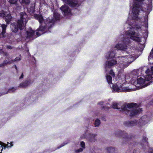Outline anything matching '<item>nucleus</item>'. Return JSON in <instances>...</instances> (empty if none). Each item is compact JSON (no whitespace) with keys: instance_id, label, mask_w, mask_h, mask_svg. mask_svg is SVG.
<instances>
[{"instance_id":"21","label":"nucleus","mask_w":153,"mask_h":153,"mask_svg":"<svg viewBox=\"0 0 153 153\" xmlns=\"http://www.w3.org/2000/svg\"><path fill=\"white\" fill-rule=\"evenodd\" d=\"M108 55L106 56V57L108 59L114 58L115 56V53L113 51L108 53Z\"/></svg>"},{"instance_id":"36","label":"nucleus","mask_w":153,"mask_h":153,"mask_svg":"<svg viewBox=\"0 0 153 153\" xmlns=\"http://www.w3.org/2000/svg\"><path fill=\"white\" fill-rule=\"evenodd\" d=\"M81 146L83 148H84L85 147V143L83 142L82 141L81 142Z\"/></svg>"},{"instance_id":"14","label":"nucleus","mask_w":153,"mask_h":153,"mask_svg":"<svg viewBox=\"0 0 153 153\" xmlns=\"http://www.w3.org/2000/svg\"><path fill=\"white\" fill-rule=\"evenodd\" d=\"M31 83V80H25L23 82L21 83L19 87L21 88H25L27 87Z\"/></svg>"},{"instance_id":"41","label":"nucleus","mask_w":153,"mask_h":153,"mask_svg":"<svg viewBox=\"0 0 153 153\" xmlns=\"http://www.w3.org/2000/svg\"><path fill=\"white\" fill-rule=\"evenodd\" d=\"M67 144V143H62L61 144V146H59L57 148L58 149H59V148H60V147H62L63 146H64L65 145V144Z\"/></svg>"},{"instance_id":"52","label":"nucleus","mask_w":153,"mask_h":153,"mask_svg":"<svg viewBox=\"0 0 153 153\" xmlns=\"http://www.w3.org/2000/svg\"><path fill=\"white\" fill-rule=\"evenodd\" d=\"M129 14H130V12H129Z\"/></svg>"},{"instance_id":"15","label":"nucleus","mask_w":153,"mask_h":153,"mask_svg":"<svg viewBox=\"0 0 153 153\" xmlns=\"http://www.w3.org/2000/svg\"><path fill=\"white\" fill-rule=\"evenodd\" d=\"M117 63V61L114 59H112L106 62V65L107 66H114Z\"/></svg>"},{"instance_id":"39","label":"nucleus","mask_w":153,"mask_h":153,"mask_svg":"<svg viewBox=\"0 0 153 153\" xmlns=\"http://www.w3.org/2000/svg\"><path fill=\"white\" fill-rule=\"evenodd\" d=\"M5 14L3 13H0V16L1 17H4L5 16Z\"/></svg>"},{"instance_id":"47","label":"nucleus","mask_w":153,"mask_h":153,"mask_svg":"<svg viewBox=\"0 0 153 153\" xmlns=\"http://www.w3.org/2000/svg\"><path fill=\"white\" fill-rule=\"evenodd\" d=\"M131 7H132V9H133L134 8V4H132V5L131 6Z\"/></svg>"},{"instance_id":"44","label":"nucleus","mask_w":153,"mask_h":153,"mask_svg":"<svg viewBox=\"0 0 153 153\" xmlns=\"http://www.w3.org/2000/svg\"><path fill=\"white\" fill-rule=\"evenodd\" d=\"M132 15H131V17L132 18V19H133V17L134 16V13L133 12V10H132Z\"/></svg>"},{"instance_id":"7","label":"nucleus","mask_w":153,"mask_h":153,"mask_svg":"<svg viewBox=\"0 0 153 153\" xmlns=\"http://www.w3.org/2000/svg\"><path fill=\"white\" fill-rule=\"evenodd\" d=\"M121 109L131 117L134 116V103H125L121 106Z\"/></svg>"},{"instance_id":"2","label":"nucleus","mask_w":153,"mask_h":153,"mask_svg":"<svg viewBox=\"0 0 153 153\" xmlns=\"http://www.w3.org/2000/svg\"><path fill=\"white\" fill-rule=\"evenodd\" d=\"M59 15L57 13L55 12L53 14L54 18L52 19H48L45 22V25L42 26L41 25L39 27L38 30V32H36V35L39 36L41 34L45 33L48 29L51 27L54 24L55 21L59 19Z\"/></svg>"},{"instance_id":"1","label":"nucleus","mask_w":153,"mask_h":153,"mask_svg":"<svg viewBox=\"0 0 153 153\" xmlns=\"http://www.w3.org/2000/svg\"><path fill=\"white\" fill-rule=\"evenodd\" d=\"M139 32L134 31V60L138 57L142 53L145 45L141 43L142 37Z\"/></svg>"},{"instance_id":"16","label":"nucleus","mask_w":153,"mask_h":153,"mask_svg":"<svg viewBox=\"0 0 153 153\" xmlns=\"http://www.w3.org/2000/svg\"><path fill=\"white\" fill-rule=\"evenodd\" d=\"M116 47L119 50H122L124 51L126 50L127 48V47L126 45L123 43V44H119L117 45Z\"/></svg>"},{"instance_id":"10","label":"nucleus","mask_w":153,"mask_h":153,"mask_svg":"<svg viewBox=\"0 0 153 153\" xmlns=\"http://www.w3.org/2000/svg\"><path fill=\"white\" fill-rule=\"evenodd\" d=\"M60 10L64 14L65 16H67L70 14L71 13V10L69 7L66 5H63L60 8Z\"/></svg>"},{"instance_id":"20","label":"nucleus","mask_w":153,"mask_h":153,"mask_svg":"<svg viewBox=\"0 0 153 153\" xmlns=\"http://www.w3.org/2000/svg\"><path fill=\"white\" fill-rule=\"evenodd\" d=\"M124 124L125 126L128 127L133 126L134 124V121L131 120L125 121L124 122Z\"/></svg>"},{"instance_id":"42","label":"nucleus","mask_w":153,"mask_h":153,"mask_svg":"<svg viewBox=\"0 0 153 153\" xmlns=\"http://www.w3.org/2000/svg\"><path fill=\"white\" fill-rule=\"evenodd\" d=\"M149 152L150 153H153V149H150Z\"/></svg>"},{"instance_id":"35","label":"nucleus","mask_w":153,"mask_h":153,"mask_svg":"<svg viewBox=\"0 0 153 153\" xmlns=\"http://www.w3.org/2000/svg\"><path fill=\"white\" fill-rule=\"evenodd\" d=\"M21 59V56H19L18 57H16L14 60L16 61H18L20 60Z\"/></svg>"},{"instance_id":"25","label":"nucleus","mask_w":153,"mask_h":153,"mask_svg":"<svg viewBox=\"0 0 153 153\" xmlns=\"http://www.w3.org/2000/svg\"><path fill=\"white\" fill-rule=\"evenodd\" d=\"M11 17L10 14L8 15L5 18V20L7 23H9L11 21Z\"/></svg>"},{"instance_id":"54","label":"nucleus","mask_w":153,"mask_h":153,"mask_svg":"<svg viewBox=\"0 0 153 153\" xmlns=\"http://www.w3.org/2000/svg\"><path fill=\"white\" fill-rule=\"evenodd\" d=\"M151 67H153V66H151Z\"/></svg>"},{"instance_id":"17","label":"nucleus","mask_w":153,"mask_h":153,"mask_svg":"<svg viewBox=\"0 0 153 153\" xmlns=\"http://www.w3.org/2000/svg\"><path fill=\"white\" fill-rule=\"evenodd\" d=\"M97 136V134H93L90 133L88 136V139L89 141L91 142H94L96 140L95 138L96 136Z\"/></svg>"},{"instance_id":"26","label":"nucleus","mask_w":153,"mask_h":153,"mask_svg":"<svg viewBox=\"0 0 153 153\" xmlns=\"http://www.w3.org/2000/svg\"><path fill=\"white\" fill-rule=\"evenodd\" d=\"M113 90L117 92H120L121 90L119 87L117 85H114L113 86Z\"/></svg>"},{"instance_id":"33","label":"nucleus","mask_w":153,"mask_h":153,"mask_svg":"<svg viewBox=\"0 0 153 153\" xmlns=\"http://www.w3.org/2000/svg\"><path fill=\"white\" fill-rule=\"evenodd\" d=\"M8 2L10 4H16L17 2V0H9Z\"/></svg>"},{"instance_id":"30","label":"nucleus","mask_w":153,"mask_h":153,"mask_svg":"<svg viewBox=\"0 0 153 153\" xmlns=\"http://www.w3.org/2000/svg\"><path fill=\"white\" fill-rule=\"evenodd\" d=\"M124 92H127V91H134L133 89L131 88H129L127 87H126L124 88V89L123 90Z\"/></svg>"},{"instance_id":"34","label":"nucleus","mask_w":153,"mask_h":153,"mask_svg":"<svg viewBox=\"0 0 153 153\" xmlns=\"http://www.w3.org/2000/svg\"><path fill=\"white\" fill-rule=\"evenodd\" d=\"M110 71L109 72V74L111 75L112 76H115V74L114 73L113 71L112 70L110 69Z\"/></svg>"},{"instance_id":"3","label":"nucleus","mask_w":153,"mask_h":153,"mask_svg":"<svg viewBox=\"0 0 153 153\" xmlns=\"http://www.w3.org/2000/svg\"><path fill=\"white\" fill-rule=\"evenodd\" d=\"M20 16V19L18 20L16 25L12 24L10 26L12 31L15 33L17 32L18 28L21 30L24 29L28 20L27 16L25 13L21 12Z\"/></svg>"},{"instance_id":"19","label":"nucleus","mask_w":153,"mask_h":153,"mask_svg":"<svg viewBox=\"0 0 153 153\" xmlns=\"http://www.w3.org/2000/svg\"><path fill=\"white\" fill-rule=\"evenodd\" d=\"M34 17L35 19L39 21L40 23H42L44 21L43 17L41 15L35 14Z\"/></svg>"},{"instance_id":"45","label":"nucleus","mask_w":153,"mask_h":153,"mask_svg":"<svg viewBox=\"0 0 153 153\" xmlns=\"http://www.w3.org/2000/svg\"><path fill=\"white\" fill-rule=\"evenodd\" d=\"M0 145H4V146L5 145V144L4 143L1 142L0 141Z\"/></svg>"},{"instance_id":"46","label":"nucleus","mask_w":153,"mask_h":153,"mask_svg":"<svg viewBox=\"0 0 153 153\" xmlns=\"http://www.w3.org/2000/svg\"><path fill=\"white\" fill-rule=\"evenodd\" d=\"M103 102H99L98 104L100 105H102L103 104Z\"/></svg>"},{"instance_id":"31","label":"nucleus","mask_w":153,"mask_h":153,"mask_svg":"<svg viewBox=\"0 0 153 153\" xmlns=\"http://www.w3.org/2000/svg\"><path fill=\"white\" fill-rule=\"evenodd\" d=\"M30 0H22V3L25 4H28L30 3Z\"/></svg>"},{"instance_id":"9","label":"nucleus","mask_w":153,"mask_h":153,"mask_svg":"<svg viewBox=\"0 0 153 153\" xmlns=\"http://www.w3.org/2000/svg\"><path fill=\"white\" fill-rule=\"evenodd\" d=\"M149 120V118L147 116H143L139 120L138 123L141 126L144 125Z\"/></svg>"},{"instance_id":"28","label":"nucleus","mask_w":153,"mask_h":153,"mask_svg":"<svg viewBox=\"0 0 153 153\" xmlns=\"http://www.w3.org/2000/svg\"><path fill=\"white\" fill-rule=\"evenodd\" d=\"M106 78L108 83L109 84L112 83V78L110 75H107L106 76Z\"/></svg>"},{"instance_id":"23","label":"nucleus","mask_w":153,"mask_h":153,"mask_svg":"<svg viewBox=\"0 0 153 153\" xmlns=\"http://www.w3.org/2000/svg\"><path fill=\"white\" fill-rule=\"evenodd\" d=\"M16 90L13 87L11 89H9L8 90L6 93H3L1 95H4L5 94H7L8 93H12L15 91Z\"/></svg>"},{"instance_id":"32","label":"nucleus","mask_w":153,"mask_h":153,"mask_svg":"<svg viewBox=\"0 0 153 153\" xmlns=\"http://www.w3.org/2000/svg\"><path fill=\"white\" fill-rule=\"evenodd\" d=\"M113 108L114 109H119L118 107V104L116 103H114L113 104Z\"/></svg>"},{"instance_id":"24","label":"nucleus","mask_w":153,"mask_h":153,"mask_svg":"<svg viewBox=\"0 0 153 153\" xmlns=\"http://www.w3.org/2000/svg\"><path fill=\"white\" fill-rule=\"evenodd\" d=\"M100 124V120L98 119H96L95 121L94 126L95 127H98Z\"/></svg>"},{"instance_id":"37","label":"nucleus","mask_w":153,"mask_h":153,"mask_svg":"<svg viewBox=\"0 0 153 153\" xmlns=\"http://www.w3.org/2000/svg\"><path fill=\"white\" fill-rule=\"evenodd\" d=\"M152 54H153V48L151 50V51L150 52V55L148 57V60L149 59H150V57L151 56Z\"/></svg>"},{"instance_id":"40","label":"nucleus","mask_w":153,"mask_h":153,"mask_svg":"<svg viewBox=\"0 0 153 153\" xmlns=\"http://www.w3.org/2000/svg\"><path fill=\"white\" fill-rule=\"evenodd\" d=\"M23 76H24L23 74V73H22L21 76L19 77V79H22L23 78Z\"/></svg>"},{"instance_id":"43","label":"nucleus","mask_w":153,"mask_h":153,"mask_svg":"<svg viewBox=\"0 0 153 153\" xmlns=\"http://www.w3.org/2000/svg\"><path fill=\"white\" fill-rule=\"evenodd\" d=\"M7 48L8 49H12V47L10 46V45H7Z\"/></svg>"},{"instance_id":"38","label":"nucleus","mask_w":153,"mask_h":153,"mask_svg":"<svg viewBox=\"0 0 153 153\" xmlns=\"http://www.w3.org/2000/svg\"><path fill=\"white\" fill-rule=\"evenodd\" d=\"M83 150V148H80L79 149L77 150L76 151V152H81Z\"/></svg>"},{"instance_id":"22","label":"nucleus","mask_w":153,"mask_h":153,"mask_svg":"<svg viewBox=\"0 0 153 153\" xmlns=\"http://www.w3.org/2000/svg\"><path fill=\"white\" fill-rule=\"evenodd\" d=\"M108 153H115L116 150L113 147H108L107 149Z\"/></svg>"},{"instance_id":"13","label":"nucleus","mask_w":153,"mask_h":153,"mask_svg":"<svg viewBox=\"0 0 153 153\" xmlns=\"http://www.w3.org/2000/svg\"><path fill=\"white\" fill-rule=\"evenodd\" d=\"M141 105V103H134V116L140 113L142 111V108L139 107Z\"/></svg>"},{"instance_id":"12","label":"nucleus","mask_w":153,"mask_h":153,"mask_svg":"<svg viewBox=\"0 0 153 153\" xmlns=\"http://www.w3.org/2000/svg\"><path fill=\"white\" fill-rule=\"evenodd\" d=\"M130 30L128 31H127L126 33L127 37L128 38H130L133 40H134V28L133 27L131 28V27H129Z\"/></svg>"},{"instance_id":"8","label":"nucleus","mask_w":153,"mask_h":153,"mask_svg":"<svg viewBox=\"0 0 153 153\" xmlns=\"http://www.w3.org/2000/svg\"><path fill=\"white\" fill-rule=\"evenodd\" d=\"M65 3L71 6L74 7L76 6H78L79 4L76 0H62Z\"/></svg>"},{"instance_id":"51","label":"nucleus","mask_w":153,"mask_h":153,"mask_svg":"<svg viewBox=\"0 0 153 153\" xmlns=\"http://www.w3.org/2000/svg\"><path fill=\"white\" fill-rule=\"evenodd\" d=\"M2 147V146H1V147Z\"/></svg>"},{"instance_id":"11","label":"nucleus","mask_w":153,"mask_h":153,"mask_svg":"<svg viewBox=\"0 0 153 153\" xmlns=\"http://www.w3.org/2000/svg\"><path fill=\"white\" fill-rule=\"evenodd\" d=\"M27 38L34 39L37 37L35 35V31L33 30L31 28H30L29 30H27Z\"/></svg>"},{"instance_id":"4","label":"nucleus","mask_w":153,"mask_h":153,"mask_svg":"<svg viewBox=\"0 0 153 153\" xmlns=\"http://www.w3.org/2000/svg\"><path fill=\"white\" fill-rule=\"evenodd\" d=\"M146 73V75L145 77V80L141 77H140L137 79V85H135L136 87H137V89L142 88V87L141 85H143V87H146L150 85L152 82L151 81L147 83L146 81H149L152 78V75H153V68H149L147 69Z\"/></svg>"},{"instance_id":"29","label":"nucleus","mask_w":153,"mask_h":153,"mask_svg":"<svg viewBox=\"0 0 153 153\" xmlns=\"http://www.w3.org/2000/svg\"><path fill=\"white\" fill-rule=\"evenodd\" d=\"M142 141L143 142L145 143V145L147 146L148 145V143L147 142V139L146 137H143Z\"/></svg>"},{"instance_id":"18","label":"nucleus","mask_w":153,"mask_h":153,"mask_svg":"<svg viewBox=\"0 0 153 153\" xmlns=\"http://www.w3.org/2000/svg\"><path fill=\"white\" fill-rule=\"evenodd\" d=\"M134 30H135V32H139V33H141L142 29L141 24L137 23L134 25ZM134 31L135 32V31Z\"/></svg>"},{"instance_id":"53","label":"nucleus","mask_w":153,"mask_h":153,"mask_svg":"<svg viewBox=\"0 0 153 153\" xmlns=\"http://www.w3.org/2000/svg\"><path fill=\"white\" fill-rule=\"evenodd\" d=\"M125 41H127L126 40H125Z\"/></svg>"},{"instance_id":"6","label":"nucleus","mask_w":153,"mask_h":153,"mask_svg":"<svg viewBox=\"0 0 153 153\" xmlns=\"http://www.w3.org/2000/svg\"><path fill=\"white\" fill-rule=\"evenodd\" d=\"M114 135L119 138L123 139V144L126 143L128 141L132 140L133 137V133L128 134L124 131L118 130L115 131L114 133Z\"/></svg>"},{"instance_id":"5","label":"nucleus","mask_w":153,"mask_h":153,"mask_svg":"<svg viewBox=\"0 0 153 153\" xmlns=\"http://www.w3.org/2000/svg\"><path fill=\"white\" fill-rule=\"evenodd\" d=\"M145 0H134V22L136 21L142 22V16L140 14V11L143 10V1Z\"/></svg>"},{"instance_id":"55","label":"nucleus","mask_w":153,"mask_h":153,"mask_svg":"<svg viewBox=\"0 0 153 153\" xmlns=\"http://www.w3.org/2000/svg\"><path fill=\"white\" fill-rule=\"evenodd\" d=\"M0 153H1V152H0Z\"/></svg>"},{"instance_id":"27","label":"nucleus","mask_w":153,"mask_h":153,"mask_svg":"<svg viewBox=\"0 0 153 153\" xmlns=\"http://www.w3.org/2000/svg\"><path fill=\"white\" fill-rule=\"evenodd\" d=\"M1 27L2 29V35H3V37H4V34L5 32L6 28L7 27V25L4 24H2L1 25Z\"/></svg>"},{"instance_id":"48","label":"nucleus","mask_w":153,"mask_h":153,"mask_svg":"<svg viewBox=\"0 0 153 153\" xmlns=\"http://www.w3.org/2000/svg\"><path fill=\"white\" fill-rule=\"evenodd\" d=\"M16 70V71H17V68H15Z\"/></svg>"},{"instance_id":"50","label":"nucleus","mask_w":153,"mask_h":153,"mask_svg":"<svg viewBox=\"0 0 153 153\" xmlns=\"http://www.w3.org/2000/svg\"><path fill=\"white\" fill-rule=\"evenodd\" d=\"M3 148H2V149H1V152H2V150H3Z\"/></svg>"},{"instance_id":"49","label":"nucleus","mask_w":153,"mask_h":153,"mask_svg":"<svg viewBox=\"0 0 153 153\" xmlns=\"http://www.w3.org/2000/svg\"><path fill=\"white\" fill-rule=\"evenodd\" d=\"M135 121H136V120H134V124H135Z\"/></svg>"}]
</instances>
